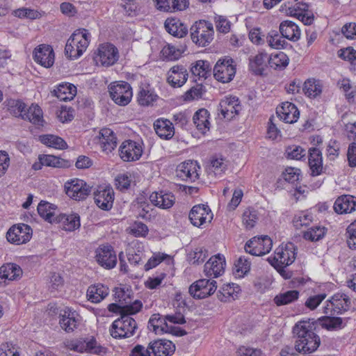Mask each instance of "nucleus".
Listing matches in <instances>:
<instances>
[{
    "instance_id": "7",
    "label": "nucleus",
    "mask_w": 356,
    "mask_h": 356,
    "mask_svg": "<svg viewBox=\"0 0 356 356\" xmlns=\"http://www.w3.org/2000/svg\"><path fill=\"white\" fill-rule=\"evenodd\" d=\"M91 188L86 181L79 179H73L65 184V191L67 195L76 201L86 199L91 192Z\"/></svg>"
},
{
    "instance_id": "6",
    "label": "nucleus",
    "mask_w": 356,
    "mask_h": 356,
    "mask_svg": "<svg viewBox=\"0 0 356 356\" xmlns=\"http://www.w3.org/2000/svg\"><path fill=\"white\" fill-rule=\"evenodd\" d=\"M110 97L112 100L120 106H126L131 100L132 88L126 81L114 82L108 86Z\"/></svg>"
},
{
    "instance_id": "4",
    "label": "nucleus",
    "mask_w": 356,
    "mask_h": 356,
    "mask_svg": "<svg viewBox=\"0 0 356 356\" xmlns=\"http://www.w3.org/2000/svg\"><path fill=\"white\" fill-rule=\"evenodd\" d=\"M137 328L136 321L129 315L124 314L113 321L110 332L113 338H129L134 335Z\"/></svg>"
},
{
    "instance_id": "32",
    "label": "nucleus",
    "mask_w": 356,
    "mask_h": 356,
    "mask_svg": "<svg viewBox=\"0 0 356 356\" xmlns=\"http://www.w3.org/2000/svg\"><path fill=\"white\" fill-rule=\"evenodd\" d=\"M109 293V289L102 284L91 285L87 290L88 300L93 303H99Z\"/></svg>"
},
{
    "instance_id": "54",
    "label": "nucleus",
    "mask_w": 356,
    "mask_h": 356,
    "mask_svg": "<svg viewBox=\"0 0 356 356\" xmlns=\"http://www.w3.org/2000/svg\"><path fill=\"white\" fill-rule=\"evenodd\" d=\"M83 351L90 352L95 354H101L105 353L106 348L97 345L96 339L92 337L90 339H83Z\"/></svg>"
},
{
    "instance_id": "60",
    "label": "nucleus",
    "mask_w": 356,
    "mask_h": 356,
    "mask_svg": "<svg viewBox=\"0 0 356 356\" xmlns=\"http://www.w3.org/2000/svg\"><path fill=\"white\" fill-rule=\"evenodd\" d=\"M204 92H205V90H204L202 84H197L185 92L184 100L192 101L198 99L202 97Z\"/></svg>"
},
{
    "instance_id": "51",
    "label": "nucleus",
    "mask_w": 356,
    "mask_h": 356,
    "mask_svg": "<svg viewBox=\"0 0 356 356\" xmlns=\"http://www.w3.org/2000/svg\"><path fill=\"white\" fill-rule=\"evenodd\" d=\"M317 322L322 327L328 330L341 328L343 323L341 318L329 316L318 318Z\"/></svg>"
},
{
    "instance_id": "2",
    "label": "nucleus",
    "mask_w": 356,
    "mask_h": 356,
    "mask_svg": "<svg viewBox=\"0 0 356 356\" xmlns=\"http://www.w3.org/2000/svg\"><path fill=\"white\" fill-rule=\"evenodd\" d=\"M295 245L292 243L279 246L272 260L268 262L285 279L291 277V274L284 270V268L291 264L296 259Z\"/></svg>"
},
{
    "instance_id": "17",
    "label": "nucleus",
    "mask_w": 356,
    "mask_h": 356,
    "mask_svg": "<svg viewBox=\"0 0 356 356\" xmlns=\"http://www.w3.org/2000/svg\"><path fill=\"white\" fill-rule=\"evenodd\" d=\"M241 109L238 98L236 97H225L219 104L218 111L225 119L230 120L238 114Z\"/></svg>"
},
{
    "instance_id": "12",
    "label": "nucleus",
    "mask_w": 356,
    "mask_h": 356,
    "mask_svg": "<svg viewBox=\"0 0 356 356\" xmlns=\"http://www.w3.org/2000/svg\"><path fill=\"white\" fill-rule=\"evenodd\" d=\"M200 165L195 161L188 160L180 163L176 169L177 176L181 180L193 182L199 179Z\"/></svg>"
},
{
    "instance_id": "8",
    "label": "nucleus",
    "mask_w": 356,
    "mask_h": 356,
    "mask_svg": "<svg viewBox=\"0 0 356 356\" xmlns=\"http://www.w3.org/2000/svg\"><path fill=\"white\" fill-rule=\"evenodd\" d=\"M31 227L24 223L13 225L6 233V238L10 243L21 245L26 243L32 237Z\"/></svg>"
},
{
    "instance_id": "23",
    "label": "nucleus",
    "mask_w": 356,
    "mask_h": 356,
    "mask_svg": "<svg viewBox=\"0 0 356 356\" xmlns=\"http://www.w3.org/2000/svg\"><path fill=\"white\" fill-rule=\"evenodd\" d=\"M164 25L167 32L175 37L181 38L188 34V26L178 18L168 17Z\"/></svg>"
},
{
    "instance_id": "50",
    "label": "nucleus",
    "mask_w": 356,
    "mask_h": 356,
    "mask_svg": "<svg viewBox=\"0 0 356 356\" xmlns=\"http://www.w3.org/2000/svg\"><path fill=\"white\" fill-rule=\"evenodd\" d=\"M326 233V229L323 226H315L303 232V238L305 240L315 242L323 238Z\"/></svg>"
},
{
    "instance_id": "24",
    "label": "nucleus",
    "mask_w": 356,
    "mask_h": 356,
    "mask_svg": "<svg viewBox=\"0 0 356 356\" xmlns=\"http://www.w3.org/2000/svg\"><path fill=\"white\" fill-rule=\"evenodd\" d=\"M334 209L339 214L350 213L356 210V197L353 195L339 197L334 204Z\"/></svg>"
},
{
    "instance_id": "63",
    "label": "nucleus",
    "mask_w": 356,
    "mask_h": 356,
    "mask_svg": "<svg viewBox=\"0 0 356 356\" xmlns=\"http://www.w3.org/2000/svg\"><path fill=\"white\" fill-rule=\"evenodd\" d=\"M340 88L345 92L346 98L350 101L356 95V86L350 83L349 79H343L339 83Z\"/></svg>"
},
{
    "instance_id": "5",
    "label": "nucleus",
    "mask_w": 356,
    "mask_h": 356,
    "mask_svg": "<svg viewBox=\"0 0 356 356\" xmlns=\"http://www.w3.org/2000/svg\"><path fill=\"white\" fill-rule=\"evenodd\" d=\"M234 63V59L229 56L219 59L213 67L215 79L223 83L232 81L236 72Z\"/></svg>"
},
{
    "instance_id": "13",
    "label": "nucleus",
    "mask_w": 356,
    "mask_h": 356,
    "mask_svg": "<svg viewBox=\"0 0 356 356\" xmlns=\"http://www.w3.org/2000/svg\"><path fill=\"white\" fill-rule=\"evenodd\" d=\"M33 59L35 62L46 68L51 67L55 59L53 48L46 44L38 45L33 51Z\"/></svg>"
},
{
    "instance_id": "37",
    "label": "nucleus",
    "mask_w": 356,
    "mask_h": 356,
    "mask_svg": "<svg viewBox=\"0 0 356 356\" xmlns=\"http://www.w3.org/2000/svg\"><path fill=\"white\" fill-rule=\"evenodd\" d=\"M289 59L287 55L282 51H273L270 53L268 65L271 68L282 70L289 65Z\"/></svg>"
},
{
    "instance_id": "43",
    "label": "nucleus",
    "mask_w": 356,
    "mask_h": 356,
    "mask_svg": "<svg viewBox=\"0 0 356 356\" xmlns=\"http://www.w3.org/2000/svg\"><path fill=\"white\" fill-rule=\"evenodd\" d=\"M211 70L209 62L203 60H197L191 67V72L195 76L207 79Z\"/></svg>"
},
{
    "instance_id": "56",
    "label": "nucleus",
    "mask_w": 356,
    "mask_h": 356,
    "mask_svg": "<svg viewBox=\"0 0 356 356\" xmlns=\"http://www.w3.org/2000/svg\"><path fill=\"white\" fill-rule=\"evenodd\" d=\"M214 22L217 31L222 33H227L231 29V22L225 16L216 15Z\"/></svg>"
},
{
    "instance_id": "33",
    "label": "nucleus",
    "mask_w": 356,
    "mask_h": 356,
    "mask_svg": "<svg viewBox=\"0 0 356 356\" xmlns=\"http://www.w3.org/2000/svg\"><path fill=\"white\" fill-rule=\"evenodd\" d=\"M188 0H164L159 1L158 10L163 12H176L185 10L188 7Z\"/></svg>"
},
{
    "instance_id": "30",
    "label": "nucleus",
    "mask_w": 356,
    "mask_h": 356,
    "mask_svg": "<svg viewBox=\"0 0 356 356\" xmlns=\"http://www.w3.org/2000/svg\"><path fill=\"white\" fill-rule=\"evenodd\" d=\"M309 165L313 176L319 175L323 171V157L321 152L316 148L309 150Z\"/></svg>"
},
{
    "instance_id": "40",
    "label": "nucleus",
    "mask_w": 356,
    "mask_h": 356,
    "mask_svg": "<svg viewBox=\"0 0 356 356\" xmlns=\"http://www.w3.org/2000/svg\"><path fill=\"white\" fill-rule=\"evenodd\" d=\"M240 291L239 286L234 283L224 284L217 293L218 298L222 302L234 300Z\"/></svg>"
},
{
    "instance_id": "16",
    "label": "nucleus",
    "mask_w": 356,
    "mask_h": 356,
    "mask_svg": "<svg viewBox=\"0 0 356 356\" xmlns=\"http://www.w3.org/2000/svg\"><path fill=\"white\" fill-rule=\"evenodd\" d=\"M225 259L223 255L218 254L212 256L204 264V272L208 277H218L225 271Z\"/></svg>"
},
{
    "instance_id": "42",
    "label": "nucleus",
    "mask_w": 356,
    "mask_h": 356,
    "mask_svg": "<svg viewBox=\"0 0 356 356\" xmlns=\"http://www.w3.org/2000/svg\"><path fill=\"white\" fill-rule=\"evenodd\" d=\"M44 165L58 168H68L72 165V161L51 154H42Z\"/></svg>"
},
{
    "instance_id": "62",
    "label": "nucleus",
    "mask_w": 356,
    "mask_h": 356,
    "mask_svg": "<svg viewBox=\"0 0 356 356\" xmlns=\"http://www.w3.org/2000/svg\"><path fill=\"white\" fill-rule=\"evenodd\" d=\"M347 244L350 249L356 250V220L346 229Z\"/></svg>"
},
{
    "instance_id": "20",
    "label": "nucleus",
    "mask_w": 356,
    "mask_h": 356,
    "mask_svg": "<svg viewBox=\"0 0 356 356\" xmlns=\"http://www.w3.org/2000/svg\"><path fill=\"white\" fill-rule=\"evenodd\" d=\"M276 113L280 120L286 123L297 122L300 116V112L296 106L291 102H283L276 108Z\"/></svg>"
},
{
    "instance_id": "55",
    "label": "nucleus",
    "mask_w": 356,
    "mask_h": 356,
    "mask_svg": "<svg viewBox=\"0 0 356 356\" xmlns=\"http://www.w3.org/2000/svg\"><path fill=\"white\" fill-rule=\"evenodd\" d=\"M286 157L291 159L300 160L306 155V151L299 145H293L286 149Z\"/></svg>"
},
{
    "instance_id": "1",
    "label": "nucleus",
    "mask_w": 356,
    "mask_h": 356,
    "mask_svg": "<svg viewBox=\"0 0 356 356\" xmlns=\"http://www.w3.org/2000/svg\"><path fill=\"white\" fill-rule=\"evenodd\" d=\"M312 322L310 319L299 321L293 328L296 337L295 348L300 353L314 352L321 343L319 337L313 330Z\"/></svg>"
},
{
    "instance_id": "48",
    "label": "nucleus",
    "mask_w": 356,
    "mask_h": 356,
    "mask_svg": "<svg viewBox=\"0 0 356 356\" xmlns=\"http://www.w3.org/2000/svg\"><path fill=\"white\" fill-rule=\"evenodd\" d=\"M76 89L72 84H60L56 90H54L55 95L61 101L67 102L71 100L75 95Z\"/></svg>"
},
{
    "instance_id": "14",
    "label": "nucleus",
    "mask_w": 356,
    "mask_h": 356,
    "mask_svg": "<svg viewBox=\"0 0 356 356\" xmlns=\"http://www.w3.org/2000/svg\"><path fill=\"white\" fill-rule=\"evenodd\" d=\"M99 61L103 66L109 67L113 65L119 58L118 49L112 44L104 43L98 48Z\"/></svg>"
},
{
    "instance_id": "18",
    "label": "nucleus",
    "mask_w": 356,
    "mask_h": 356,
    "mask_svg": "<svg viewBox=\"0 0 356 356\" xmlns=\"http://www.w3.org/2000/svg\"><path fill=\"white\" fill-rule=\"evenodd\" d=\"M188 77L186 67L182 65H177L168 71L167 82L173 88H180L186 82Z\"/></svg>"
},
{
    "instance_id": "19",
    "label": "nucleus",
    "mask_w": 356,
    "mask_h": 356,
    "mask_svg": "<svg viewBox=\"0 0 356 356\" xmlns=\"http://www.w3.org/2000/svg\"><path fill=\"white\" fill-rule=\"evenodd\" d=\"M79 314L76 311L65 307L59 314V324L66 332H72L77 328L79 324Z\"/></svg>"
},
{
    "instance_id": "26",
    "label": "nucleus",
    "mask_w": 356,
    "mask_h": 356,
    "mask_svg": "<svg viewBox=\"0 0 356 356\" xmlns=\"http://www.w3.org/2000/svg\"><path fill=\"white\" fill-rule=\"evenodd\" d=\"M88 35L87 30L83 29L82 31H75L70 36V42H73V44L76 45V55L73 56L74 58L81 56L88 47L89 44Z\"/></svg>"
},
{
    "instance_id": "41",
    "label": "nucleus",
    "mask_w": 356,
    "mask_h": 356,
    "mask_svg": "<svg viewBox=\"0 0 356 356\" xmlns=\"http://www.w3.org/2000/svg\"><path fill=\"white\" fill-rule=\"evenodd\" d=\"M303 91L309 97L316 98L322 93L323 85L319 80L309 79L304 83Z\"/></svg>"
},
{
    "instance_id": "58",
    "label": "nucleus",
    "mask_w": 356,
    "mask_h": 356,
    "mask_svg": "<svg viewBox=\"0 0 356 356\" xmlns=\"http://www.w3.org/2000/svg\"><path fill=\"white\" fill-rule=\"evenodd\" d=\"M243 224L246 229H250L254 227L258 220L257 213L254 210L247 209L243 213Z\"/></svg>"
},
{
    "instance_id": "52",
    "label": "nucleus",
    "mask_w": 356,
    "mask_h": 356,
    "mask_svg": "<svg viewBox=\"0 0 356 356\" xmlns=\"http://www.w3.org/2000/svg\"><path fill=\"white\" fill-rule=\"evenodd\" d=\"M299 292L296 290H291L276 296L274 301L277 305H286L298 298Z\"/></svg>"
},
{
    "instance_id": "36",
    "label": "nucleus",
    "mask_w": 356,
    "mask_h": 356,
    "mask_svg": "<svg viewBox=\"0 0 356 356\" xmlns=\"http://www.w3.org/2000/svg\"><path fill=\"white\" fill-rule=\"evenodd\" d=\"M22 273V270L19 265L8 263L0 268V278L13 281L21 277Z\"/></svg>"
},
{
    "instance_id": "57",
    "label": "nucleus",
    "mask_w": 356,
    "mask_h": 356,
    "mask_svg": "<svg viewBox=\"0 0 356 356\" xmlns=\"http://www.w3.org/2000/svg\"><path fill=\"white\" fill-rule=\"evenodd\" d=\"M312 221V216L307 212H300L296 214L293 220V225L300 229L303 226H308Z\"/></svg>"
},
{
    "instance_id": "31",
    "label": "nucleus",
    "mask_w": 356,
    "mask_h": 356,
    "mask_svg": "<svg viewBox=\"0 0 356 356\" xmlns=\"http://www.w3.org/2000/svg\"><path fill=\"white\" fill-rule=\"evenodd\" d=\"M37 210L39 215L46 221L50 223L56 222V215H58L56 205L41 201L38 205Z\"/></svg>"
},
{
    "instance_id": "27",
    "label": "nucleus",
    "mask_w": 356,
    "mask_h": 356,
    "mask_svg": "<svg viewBox=\"0 0 356 356\" xmlns=\"http://www.w3.org/2000/svg\"><path fill=\"white\" fill-rule=\"evenodd\" d=\"M154 128L156 134L163 139H170L175 134L173 124L168 119L156 120L154 122Z\"/></svg>"
},
{
    "instance_id": "25",
    "label": "nucleus",
    "mask_w": 356,
    "mask_h": 356,
    "mask_svg": "<svg viewBox=\"0 0 356 356\" xmlns=\"http://www.w3.org/2000/svg\"><path fill=\"white\" fill-rule=\"evenodd\" d=\"M152 203L161 209H169L173 206L175 202V195L171 193L163 191L154 192L149 196Z\"/></svg>"
},
{
    "instance_id": "15",
    "label": "nucleus",
    "mask_w": 356,
    "mask_h": 356,
    "mask_svg": "<svg viewBox=\"0 0 356 356\" xmlns=\"http://www.w3.org/2000/svg\"><path fill=\"white\" fill-rule=\"evenodd\" d=\"M96 259L98 264L106 269L114 268L117 264V257L111 245H102L97 250Z\"/></svg>"
},
{
    "instance_id": "59",
    "label": "nucleus",
    "mask_w": 356,
    "mask_h": 356,
    "mask_svg": "<svg viewBox=\"0 0 356 356\" xmlns=\"http://www.w3.org/2000/svg\"><path fill=\"white\" fill-rule=\"evenodd\" d=\"M131 179L128 173L119 174L115 179V185L120 191L127 190L131 185Z\"/></svg>"
},
{
    "instance_id": "45",
    "label": "nucleus",
    "mask_w": 356,
    "mask_h": 356,
    "mask_svg": "<svg viewBox=\"0 0 356 356\" xmlns=\"http://www.w3.org/2000/svg\"><path fill=\"white\" fill-rule=\"evenodd\" d=\"M251 262L245 256L239 257L234 263L233 274L236 277H243L250 270Z\"/></svg>"
},
{
    "instance_id": "46",
    "label": "nucleus",
    "mask_w": 356,
    "mask_h": 356,
    "mask_svg": "<svg viewBox=\"0 0 356 356\" xmlns=\"http://www.w3.org/2000/svg\"><path fill=\"white\" fill-rule=\"evenodd\" d=\"M4 105L11 115L22 118L26 106L22 101L13 99H6L4 102Z\"/></svg>"
},
{
    "instance_id": "38",
    "label": "nucleus",
    "mask_w": 356,
    "mask_h": 356,
    "mask_svg": "<svg viewBox=\"0 0 356 356\" xmlns=\"http://www.w3.org/2000/svg\"><path fill=\"white\" fill-rule=\"evenodd\" d=\"M22 119L29 120L36 126L42 127L44 123L42 110L38 105L32 104L27 111H25Z\"/></svg>"
},
{
    "instance_id": "61",
    "label": "nucleus",
    "mask_w": 356,
    "mask_h": 356,
    "mask_svg": "<svg viewBox=\"0 0 356 356\" xmlns=\"http://www.w3.org/2000/svg\"><path fill=\"white\" fill-rule=\"evenodd\" d=\"M166 323L165 316L162 318L159 314H153L149 320V324L153 327V330L156 333L160 332L163 333V327Z\"/></svg>"
},
{
    "instance_id": "35",
    "label": "nucleus",
    "mask_w": 356,
    "mask_h": 356,
    "mask_svg": "<svg viewBox=\"0 0 356 356\" xmlns=\"http://www.w3.org/2000/svg\"><path fill=\"white\" fill-rule=\"evenodd\" d=\"M266 57L265 52H260L254 56L250 57L249 67L253 74L261 76L264 74V71L267 67V63L265 61Z\"/></svg>"
},
{
    "instance_id": "64",
    "label": "nucleus",
    "mask_w": 356,
    "mask_h": 356,
    "mask_svg": "<svg viewBox=\"0 0 356 356\" xmlns=\"http://www.w3.org/2000/svg\"><path fill=\"white\" fill-rule=\"evenodd\" d=\"M285 181L294 183L300 179L301 176L300 170L296 168L288 167L282 173Z\"/></svg>"
},
{
    "instance_id": "49",
    "label": "nucleus",
    "mask_w": 356,
    "mask_h": 356,
    "mask_svg": "<svg viewBox=\"0 0 356 356\" xmlns=\"http://www.w3.org/2000/svg\"><path fill=\"white\" fill-rule=\"evenodd\" d=\"M158 98L156 94L150 89L141 88L137 95V101L141 106H149Z\"/></svg>"
},
{
    "instance_id": "28",
    "label": "nucleus",
    "mask_w": 356,
    "mask_h": 356,
    "mask_svg": "<svg viewBox=\"0 0 356 356\" xmlns=\"http://www.w3.org/2000/svg\"><path fill=\"white\" fill-rule=\"evenodd\" d=\"M99 143L104 151L111 152L117 146V138L109 128H103L99 133Z\"/></svg>"
},
{
    "instance_id": "44",
    "label": "nucleus",
    "mask_w": 356,
    "mask_h": 356,
    "mask_svg": "<svg viewBox=\"0 0 356 356\" xmlns=\"http://www.w3.org/2000/svg\"><path fill=\"white\" fill-rule=\"evenodd\" d=\"M331 305L334 306V313H341L348 309L350 299L344 293H336L331 298Z\"/></svg>"
},
{
    "instance_id": "53",
    "label": "nucleus",
    "mask_w": 356,
    "mask_h": 356,
    "mask_svg": "<svg viewBox=\"0 0 356 356\" xmlns=\"http://www.w3.org/2000/svg\"><path fill=\"white\" fill-rule=\"evenodd\" d=\"M208 256V252L204 248H196L188 254V260L193 264H200L204 261Z\"/></svg>"
},
{
    "instance_id": "21",
    "label": "nucleus",
    "mask_w": 356,
    "mask_h": 356,
    "mask_svg": "<svg viewBox=\"0 0 356 356\" xmlns=\"http://www.w3.org/2000/svg\"><path fill=\"white\" fill-rule=\"evenodd\" d=\"M95 202L97 206L104 211H109L113 204L114 191L111 187H106L95 193Z\"/></svg>"
},
{
    "instance_id": "34",
    "label": "nucleus",
    "mask_w": 356,
    "mask_h": 356,
    "mask_svg": "<svg viewBox=\"0 0 356 356\" xmlns=\"http://www.w3.org/2000/svg\"><path fill=\"white\" fill-rule=\"evenodd\" d=\"M282 35L290 40L297 41L300 38V30L298 26L291 21H284L280 25Z\"/></svg>"
},
{
    "instance_id": "29",
    "label": "nucleus",
    "mask_w": 356,
    "mask_h": 356,
    "mask_svg": "<svg viewBox=\"0 0 356 356\" xmlns=\"http://www.w3.org/2000/svg\"><path fill=\"white\" fill-rule=\"evenodd\" d=\"M56 223H63V229L68 232H72L79 229L81 226L80 216L77 213L66 215L58 213L56 215Z\"/></svg>"
},
{
    "instance_id": "39",
    "label": "nucleus",
    "mask_w": 356,
    "mask_h": 356,
    "mask_svg": "<svg viewBox=\"0 0 356 356\" xmlns=\"http://www.w3.org/2000/svg\"><path fill=\"white\" fill-rule=\"evenodd\" d=\"M209 118V111L205 108H201L195 113L193 117V121L198 130L202 133H205L209 129L210 122Z\"/></svg>"
},
{
    "instance_id": "47",
    "label": "nucleus",
    "mask_w": 356,
    "mask_h": 356,
    "mask_svg": "<svg viewBox=\"0 0 356 356\" xmlns=\"http://www.w3.org/2000/svg\"><path fill=\"white\" fill-rule=\"evenodd\" d=\"M40 140L44 145L55 149H65L67 148V143L62 138L55 135H42L40 136Z\"/></svg>"
},
{
    "instance_id": "3",
    "label": "nucleus",
    "mask_w": 356,
    "mask_h": 356,
    "mask_svg": "<svg viewBox=\"0 0 356 356\" xmlns=\"http://www.w3.org/2000/svg\"><path fill=\"white\" fill-rule=\"evenodd\" d=\"M192 41L199 47H207L213 40L214 29L213 24L209 21L195 22L191 27Z\"/></svg>"
},
{
    "instance_id": "22",
    "label": "nucleus",
    "mask_w": 356,
    "mask_h": 356,
    "mask_svg": "<svg viewBox=\"0 0 356 356\" xmlns=\"http://www.w3.org/2000/svg\"><path fill=\"white\" fill-rule=\"evenodd\" d=\"M154 356H169L175 351V345L170 340L158 339L149 343Z\"/></svg>"
},
{
    "instance_id": "10",
    "label": "nucleus",
    "mask_w": 356,
    "mask_h": 356,
    "mask_svg": "<svg viewBox=\"0 0 356 356\" xmlns=\"http://www.w3.org/2000/svg\"><path fill=\"white\" fill-rule=\"evenodd\" d=\"M216 289L217 283L215 280L201 279L193 283L188 291L194 298L202 299L212 295Z\"/></svg>"
},
{
    "instance_id": "9",
    "label": "nucleus",
    "mask_w": 356,
    "mask_h": 356,
    "mask_svg": "<svg viewBox=\"0 0 356 356\" xmlns=\"http://www.w3.org/2000/svg\"><path fill=\"white\" fill-rule=\"evenodd\" d=\"M143 153L142 143L132 140H124L119 147V156L124 162L138 161Z\"/></svg>"
},
{
    "instance_id": "11",
    "label": "nucleus",
    "mask_w": 356,
    "mask_h": 356,
    "mask_svg": "<svg viewBox=\"0 0 356 356\" xmlns=\"http://www.w3.org/2000/svg\"><path fill=\"white\" fill-rule=\"evenodd\" d=\"M188 218L193 226L200 227L207 222H210L211 221L213 213L208 205L200 204L192 207Z\"/></svg>"
}]
</instances>
